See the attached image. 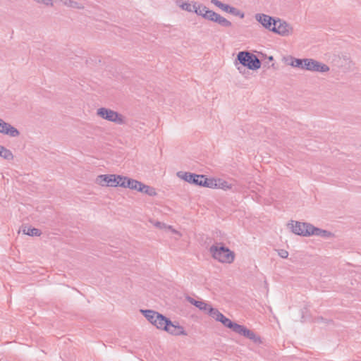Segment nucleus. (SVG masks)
<instances>
[{"label": "nucleus", "instance_id": "a19ab883", "mask_svg": "<svg viewBox=\"0 0 361 361\" xmlns=\"http://www.w3.org/2000/svg\"><path fill=\"white\" fill-rule=\"evenodd\" d=\"M269 61H272V60H273V56H269Z\"/></svg>", "mask_w": 361, "mask_h": 361}, {"label": "nucleus", "instance_id": "4c0bfd02", "mask_svg": "<svg viewBox=\"0 0 361 361\" xmlns=\"http://www.w3.org/2000/svg\"><path fill=\"white\" fill-rule=\"evenodd\" d=\"M154 226L159 228H166V224H164V223L159 222V221H157L154 224Z\"/></svg>", "mask_w": 361, "mask_h": 361}, {"label": "nucleus", "instance_id": "f257e3e1", "mask_svg": "<svg viewBox=\"0 0 361 361\" xmlns=\"http://www.w3.org/2000/svg\"><path fill=\"white\" fill-rule=\"evenodd\" d=\"M209 252L214 259L222 263L231 264L235 259L234 252L221 243L212 245Z\"/></svg>", "mask_w": 361, "mask_h": 361}, {"label": "nucleus", "instance_id": "5701e85b", "mask_svg": "<svg viewBox=\"0 0 361 361\" xmlns=\"http://www.w3.org/2000/svg\"><path fill=\"white\" fill-rule=\"evenodd\" d=\"M293 221H292L291 225V231L293 233H294L296 235H302V233L301 232H304L303 229V223L295 221V224H293Z\"/></svg>", "mask_w": 361, "mask_h": 361}, {"label": "nucleus", "instance_id": "423d86ee", "mask_svg": "<svg viewBox=\"0 0 361 361\" xmlns=\"http://www.w3.org/2000/svg\"><path fill=\"white\" fill-rule=\"evenodd\" d=\"M118 175L115 174H104L99 175L96 178V183L102 186L117 187Z\"/></svg>", "mask_w": 361, "mask_h": 361}, {"label": "nucleus", "instance_id": "393cba45", "mask_svg": "<svg viewBox=\"0 0 361 361\" xmlns=\"http://www.w3.org/2000/svg\"><path fill=\"white\" fill-rule=\"evenodd\" d=\"M57 1L62 3L64 6H66L68 7L75 8H78V9L84 8L83 6H82L78 2L73 1V0H57Z\"/></svg>", "mask_w": 361, "mask_h": 361}, {"label": "nucleus", "instance_id": "6e6552de", "mask_svg": "<svg viewBox=\"0 0 361 361\" xmlns=\"http://www.w3.org/2000/svg\"><path fill=\"white\" fill-rule=\"evenodd\" d=\"M164 331L173 336H187L188 333L185 331L184 328L179 325L178 322H172L169 319V324H166L164 326Z\"/></svg>", "mask_w": 361, "mask_h": 361}, {"label": "nucleus", "instance_id": "f8f14e48", "mask_svg": "<svg viewBox=\"0 0 361 361\" xmlns=\"http://www.w3.org/2000/svg\"><path fill=\"white\" fill-rule=\"evenodd\" d=\"M156 318L153 325L157 329L164 331V326L166 324H169V319L160 313L156 316Z\"/></svg>", "mask_w": 361, "mask_h": 361}, {"label": "nucleus", "instance_id": "0eeeda50", "mask_svg": "<svg viewBox=\"0 0 361 361\" xmlns=\"http://www.w3.org/2000/svg\"><path fill=\"white\" fill-rule=\"evenodd\" d=\"M177 176L189 183L199 186H200L202 180L204 178V175H197L190 172L179 171L177 173Z\"/></svg>", "mask_w": 361, "mask_h": 361}, {"label": "nucleus", "instance_id": "9b49d317", "mask_svg": "<svg viewBox=\"0 0 361 361\" xmlns=\"http://www.w3.org/2000/svg\"><path fill=\"white\" fill-rule=\"evenodd\" d=\"M186 300L190 304L195 305L196 307H197L200 310L204 311L205 312H207L208 309L210 307V305L207 303V302H205L204 301L196 300H195L194 298H192L190 296L186 297Z\"/></svg>", "mask_w": 361, "mask_h": 361}, {"label": "nucleus", "instance_id": "1a4fd4ad", "mask_svg": "<svg viewBox=\"0 0 361 361\" xmlns=\"http://www.w3.org/2000/svg\"><path fill=\"white\" fill-rule=\"evenodd\" d=\"M255 20L259 22L264 28L271 32V27L274 24V21L276 18L269 16L264 13H257L255 16Z\"/></svg>", "mask_w": 361, "mask_h": 361}, {"label": "nucleus", "instance_id": "2f4dec72", "mask_svg": "<svg viewBox=\"0 0 361 361\" xmlns=\"http://www.w3.org/2000/svg\"><path fill=\"white\" fill-rule=\"evenodd\" d=\"M229 13H231L235 16H238L240 18H244V17H245V13L243 12L240 11L238 8L233 7V6L231 7Z\"/></svg>", "mask_w": 361, "mask_h": 361}, {"label": "nucleus", "instance_id": "20e7f679", "mask_svg": "<svg viewBox=\"0 0 361 361\" xmlns=\"http://www.w3.org/2000/svg\"><path fill=\"white\" fill-rule=\"evenodd\" d=\"M329 67L313 59H305L303 61V70L312 72L325 73L329 71Z\"/></svg>", "mask_w": 361, "mask_h": 361}, {"label": "nucleus", "instance_id": "39448f33", "mask_svg": "<svg viewBox=\"0 0 361 361\" xmlns=\"http://www.w3.org/2000/svg\"><path fill=\"white\" fill-rule=\"evenodd\" d=\"M271 29V32L281 36H289L293 33V27L283 20L276 18Z\"/></svg>", "mask_w": 361, "mask_h": 361}, {"label": "nucleus", "instance_id": "79ce46f5", "mask_svg": "<svg viewBox=\"0 0 361 361\" xmlns=\"http://www.w3.org/2000/svg\"><path fill=\"white\" fill-rule=\"evenodd\" d=\"M168 228H169V229H172V227H171V226H168Z\"/></svg>", "mask_w": 361, "mask_h": 361}, {"label": "nucleus", "instance_id": "58836bf2", "mask_svg": "<svg viewBox=\"0 0 361 361\" xmlns=\"http://www.w3.org/2000/svg\"><path fill=\"white\" fill-rule=\"evenodd\" d=\"M211 3L219 8H221V5L222 4V2H221L219 0H211Z\"/></svg>", "mask_w": 361, "mask_h": 361}, {"label": "nucleus", "instance_id": "412c9836", "mask_svg": "<svg viewBox=\"0 0 361 361\" xmlns=\"http://www.w3.org/2000/svg\"><path fill=\"white\" fill-rule=\"evenodd\" d=\"M208 11V8L202 4H199L197 2H194L193 4V12H195L197 15L201 16L204 18V13Z\"/></svg>", "mask_w": 361, "mask_h": 361}, {"label": "nucleus", "instance_id": "2eb2a0df", "mask_svg": "<svg viewBox=\"0 0 361 361\" xmlns=\"http://www.w3.org/2000/svg\"><path fill=\"white\" fill-rule=\"evenodd\" d=\"M140 312L152 324L154 323L156 316L159 314L158 312L152 310H141Z\"/></svg>", "mask_w": 361, "mask_h": 361}, {"label": "nucleus", "instance_id": "dca6fc26", "mask_svg": "<svg viewBox=\"0 0 361 361\" xmlns=\"http://www.w3.org/2000/svg\"><path fill=\"white\" fill-rule=\"evenodd\" d=\"M224 326L228 328V329H231L233 331H234L235 333L237 332L239 326H240V324H237V323H235L233 322H232L231 319H229L227 317H224L223 320L221 322H220Z\"/></svg>", "mask_w": 361, "mask_h": 361}, {"label": "nucleus", "instance_id": "c85d7f7f", "mask_svg": "<svg viewBox=\"0 0 361 361\" xmlns=\"http://www.w3.org/2000/svg\"><path fill=\"white\" fill-rule=\"evenodd\" d=\"M216 186L215 188H221L224 190H226L228 189L231 188V184H229L227 181L221 180V179H217L216 180Z\"/></svg>", "mask_w": 361, "mask_h": 361}, {"label": "nucleus", "instance_id": "bb28decb", "mask_svg": "<svg viewBox=\"0 0 361 361\" xmlns=\"http://www.w3.org/2000/svg\"><path fill=\"white\" fill-rule=\"evenodd\" d=\"M117 178L118 179V186L128 188L129 184L130 183L131 178L123 176H118Z\"/></svg>", "mask_w": 361, "mask_h": 361}, {"label": "nucleus", "instance_id": "7ed1b4c3", "mask_svg": "<svg viewBox=\"0 0 361 361\" xmlns=\"http://www.w3.org/2000/svg\"><path fill=\"white\" fill-rule=\"evenodd\" d=\"M97 115L103 119L114 122L116 124L123 125L126 123L124 116L122 114L110 109L104 107L99 108L97 111Z\"/></svg>", "mask_w": 361, "mask_h": 361}, {"label": "nucleus", "instance_id": "a878e982", "mask_svg": "<svg viewBox=\"0 0 361 361\" xmlns=\"http://www.w3.org/2000/svg\"><path fill=\"white\" fill-rule=\"evenodd\" d=\"M201 181L200 186H204L210 188H215L216 186V180L214 178H207L206 176H204V178H203Z\"/></svg>", "mask_w": 361, "mask_h": 361}, {"label": "nucleus", "instance_id": "72a5a7b5", "mask_svg": "<svg viewBox=\"0 0 361 361\" xmlns=\"http://www.w3.org/2000/svg\"><path fill=\"white\" fill-rule=\"evenodd\" d=\"M180 6L183 10L188 12H193V4L191 5L189 3H183Z\"/></svg>", "mask_w": 361, "mask_h": 361}, {"label": "nucleus", "instance_id": "e433bc0d", "mask_svg": "<svg viewBox=\"0 0 361 361\" xmlns=\"http://www.w3.org/2000/svg\"><path fill=\"white\" fill-rule=\"evenodd\" d=\"M231 6L228 5V4H225L224 3H222V4L221 5V9L224 11H226L227 13H229V11L231 9Z\"/></svg>", "mask_w": 361, "mask_h": 361}, {"label": "nucleus", "instance_id": "cd10ccee", "mask_svg": "<svg viewBox=\"0 0 361 361\" xmlns=\"http://www.w3.org/2000/svg\"><path fill=\"white\" fill-rule=\"evenodd\" d=\"M315 231H316L314 232V235H316V236H321V237H323L325 238H331L334 236V234L331 232L328 231L326 230H323V229L317 228V229Z\"/></svg>", "mask_w": 361, "mask_h": 361}, {"label": "nucleus", "instance_id": "b1692460", "mask_svg": "<svg viewBox=\"0 0 361 361\" xmlns=\"http://www.w3.org/2000/svg\"><path fill=\"white\" fill-rule=\"evenodd\" d=\"M214 23H218L219 25L224 27H230L232 26L231 22H230L228 20L225 18L224 17L221 16L220 14H217L216 17L215 18Z\"/></svg>", "mask_w": 361, "mask_h": 361}, {"label": "nucleus", "instance_id": "c9c22d12", "mask_svg": "<svg viewBox=\"0 0 361 361\" xmlns=\"http://www.w3.org/2000/svg\"><path fill=\"white\" fill-rule=\"evenodd\" d=\"M278 254L281 257V258H283V259H286L288 257V252L287 250H283V249H281V250H279L278 251Z\"/></svg>", "mask_w": 361, "mask_h": 361}, {"label": "nucleus", "instance_id": "f03ea898", "mask_svg": "<svg viewBox=\"0 0 361 361\" xmlns=\"http://www.w3.org/2000/svg\"><path fill=\"white\" fill-rule=\"evenodd\" d=\"M237 60L243 66L252 71L259 69L262 64L256 55L247 51H240L237 55Z\"/></svg>", "mask_w": 361, "mask_h": 361}, {"label": "nucleus", "instance_id": "f3484780", "mask_svg": "<svg viewBox=\"0 0 361 361\" xmlns=\"http://www.w3.org/2000/svg\"><path fill=\"white\" fill-rule=\"evenodd\" d=\"M22 231L24 234L30 236H40L42 234V231L39 229L30 226H24Z\"/></svg>", "mask_w": 361, "mask_h": 361}, {"label": "nucleus", "instance_id": "4be33fe9", "mask_svg": "<svg viewBox=\"0 0 361 361\" xmlns=\"http://www.w3.org/2000/svg\"><path fill=\"white\" fill-rule=\"evenodd\" d=\"M0 157H2L6 160H12L13 159L14 156L10 149L0 145Z\"/></svg>", "mask_w": 361, "mask_h": 361}, {"label": "nucleus", "instance_id": "6ab92c4d", "mask_svg": "<svg viewBox=\"0 0 361 361\" xmlns=\"http://www.w3.org/2000/svg\"><path fill=\"white\" fill-rule=\"evenodd\" d=\"M236 333L249 338L250 340L255 334L253 331L248 329L243 325H240Z\"/></svg>", "mask_w": 361, "mask_h": 361}, {"label": "nucleus", "instance_id": "4468645a", "mask_svg": "<svg viewBox=\"0 0 361 361\" xmlns=\"http://www.w3.org/2000/svg\"><path fill=\"white\" fill-rule=\"evenodd\" d=\"M206 313L217 322H221L225 317L217 309L212 307L211 305Z\"/></svg>", "mask_w": 361, "mask_h": 361}, {"label": "nucleus", "instance_id": "aec40b11", "mask_svg": "<svg viewBox=\"0 0 361 361\" xmlns=\"http://www.w3.org/2000/svg\"><path fill=\"white\" fill-rule=\"evenodd\" d=\"M302 227L304 229V232H301L302 233V236H310L314 235L317 227L309 223H303Z\"/></svg>", "mask_w": 361, "mask_h": 361}, {"label": "nucleus", "instance_id": "f704fd0d", "mask_svg": "<svg viewBox=\"0 0 361 361\" xmlns=\"http://www.w3.org/2000/svg\"><path fill=\"white\" fill-rule=\"evenodd\" d=\"M250 340L255 344H261L262 343L261 337L256 334H255Z\"/></svg>", "mask_w": 361, "mask_h": 361}, {"label": "nucleus", "instance_id": "7c9ffc66", "mask_svg": "<svg viewBox=\"0 0 361 361\" xmlns=\"http://www.w3.org/2000/svg\"><path fill=\"white\" fill-rule=\"evenodd\" d=\"M217 13L214 12L212 10H209L208 8V11L204 13V18L210 21L214 22L215 20V18L217 16Z\"/></svg>", "mask_w": 361, "mask_h": 361}, {"label": "nucleus", "instance_id": "ddd939ff", "mask_svg": "<svg viewBox=\"0 0 361 361\" xmlns=\"http://www.w3.org/2000/svg\"><path fill=\"white\" fill-rule=\"evenodd\" d=\"M137 191L148 195L149 196L151 197L156 196L157 194L154 188L151 187L149 185H147L142 183V182L140 183V186L138 188Z\"/></svg>", "mask_w": 361, "mask_h": 361}, {"label": "nucleus", "instance_id": "9d476101", "mask_svg": "<svg viewBox=\"0 0 361 361\" xmlns=\"http://www.w3.org/2000/svg\"><path fill=\"white\" fill-rule=\"evenodd\" d=\"M0 133L8 135L11 137H16L20 135V131L9 123L1 119L0 125Z\"/></svg>", "mask_w": 361, "mask_h": 361}, {"label": "nucleus", "instance_id": "473e14b6", "mask_svg": "<svg viewBox=\"0 0 361 361\" xmlns=\"http://www.w3.org/2000/svg\"><path fill=\"white\" fill-rule=\"evenodd\" d=\"M140 183H141L140 181H138L137 180L131 178L128 188L132 189V190H135L137 191L138 188L140 186Z\"/></svg>", "mask_w": 361, "mask_h": 361}, {"label": "nucleus", "instance_id": "ea45409f", "mask_svg": "<svg viewBox=\"0 0 361 361\" xmlns=\"http://www.w3.org/2000/svg\"><path fill=\"white\" fill-rule=\"evenodd\" d=\"M324 320L325 319L322 317H318L315 318V321L317 322H323Z\"/></svg>", "mask_w": 361, "mask_h": 361}, {"label": "nucleus", "instance_id": "a211bd4d", "mask_svg": "<svg viewBox=\"0 0 361 361\" xmlns=\"http://www.w3.org/2000/svg\"><path fill=\"white\" fill-rule=\"evenodd\" d=\"M236 333L249 338L250 340L255 334L253 331L248 329L243 325H240Z\"/></svg>", "mask_w": 361, "mask_h": 361}, {"label": "nucleus", "instance_id": "c756f323", "mask_svg": "<svg viewBox=\"0 0 361 361\" xmlns=\"http://www.w3.org/2000/svg\"><path fill=\"white\" fill-rule=\"evenodd\" d=\"M291 59L292 61L290 63L291 66L303 69V61H305V59L292 58Z\"/></svg>", "mask_w": 361, "mask_h": 361}]
</instances>
